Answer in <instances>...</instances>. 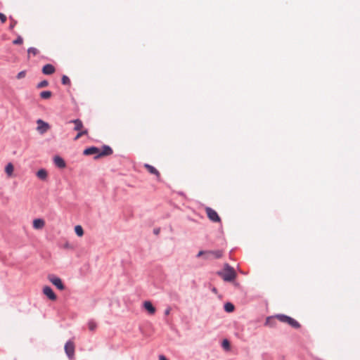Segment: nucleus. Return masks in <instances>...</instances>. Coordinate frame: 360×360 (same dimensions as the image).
<instances>
[{"instance_id":"nucleus-1","label":"nucleus","mask_w":360,"mask_h":360,"mask_svg":"<svg viewBox=\"0 0 360 360\" xmlns=\"http://www.w3.org/2000/svg\"><path fill=\"white\" fill-rule=\"evenodd\" d=\"M217 274L221 277L226 282H233L237 276V274L234 268L230 266L228 263H226L224 265L223 270L217 271Z\"/></svg>"},{"instance_id":"nucleus-2","label":"nucleus","mask_w":360,"mask_h":360,"mask_svg":"<svg viewBox=\"0 0 360 360\" xmlns=\"http://www.w3.org/2000/svg\"><path fill=\"white\" fill-rule=\"evenodd\" d=\"M277 319L282 323H285L295 329H298L301 327L300 323L295 319L283 314H278L276 315Z\"/></svg>"},{"instance_id":"nucleus-3","label":"nucleus","mask_w":360,"mask_h":360,"mask_svg":"<svg viewBox=\"0 0 360 360\" xmlns=\"http://www.w3.org/2000/svg\"><path fill=\"white\" fill-rule=\"evenodd\" d=\"M205 212L207 218L212 222L221 223V219L218 213L212 208L210 207H205Z\"/></svg>"},{"instance_id":"nucleus-4","label":"nucleus","mask_w":360,"mask_h":360,"mask_svg":"<svg viewBox=\"0 0 360 360\" xmlns=\"http://www.w3.org/2000/svg\"><path fill=\"white\" fill-rule=\"evenodd\" d=\"M49 281L60 290L65 289V285L62 279L54 274H49L48 276Z\"/></svg>"},{"instance_id":"nucleus-5","label":"nucleus","mask_w":360,"mask_h":360,"mask_svg":"<svg viewBox=\"0 0 360 360\" xmlns=\"http://www.w3.org/2000/svg\"><path fill=\"white\" fill-rule=\"evenodd\" d=\"M113 153L112 148L108 145H103L101 149L99 148V153L94 156V160H98L102 157L110 155Z\"/></svg>"},{"instance_id":"nucleus-6","label":"nucleus","mask_w":360,"mask_h":360,"mask_svg":"<svg viewBox=\"0 0 360 360\" xmlns=\"http://www.w3.org/2000/svg\"><path fill=\"white\" fill-rule=\"evenodd\" d=\"M65 352L66 355L70 359H72L75 355V344L73 342L69 340L65 345Z\"/></svg>"},{"instance_id":"nucleus-7","label":"nucleus","mask_w":360,"mask_h":360,"mask_svg":"<svg viewBox=\"0 0 360 360\" xmlns=\"http://www.w3.org/2000/svg\"><path fill=\"white\" fill-rule=\"evenodd\" d=\"M43 293L46 295L50 300L56 301L57 300V295L54 292L53 290L49 285H46L43 288Z\"/></svg>"},{"instance_id":"nucleus-8","label":"nucleus","mask_w":360,"mask_h":360,"mask_svg":"<svg viewBox=\"0 0 360 360\" xmlns=\"http://www.w3.org/2000/svg\"><path fill=\"white\" fill-rule=\"evenodd\" d=\"M53 163L59 169H64L66 167V162L65 160L60 155H55L53 157Z\"/></svg>"},{"instance_id":"nucleus-9","label":"nucleus","mask_w":360,"mask_h":360,"mask_svg":"<svg viewBox=\"0 0 360 360\" xmlns=\"http://www.w3.org/2000/svg\"><path fill=\"white\" fill-rule=\"evenodd\" d=\"M98 153H99V148L94 146L87 147L83 150V155H86V156L92 155H94L96 156Z\"/></svg>"},{"instance_id":"nucleus-10","label":"nucleus","mask_w":360,"mask_h":360,"mask_svg":"<svg viewBox=\"0 0 360 360\" xmlns=\"http://www.w3.org/2000/svg\"><path fill=\"white\" fill-rule=\"evenodd\" d=\"M144 168L147 169V171L151 174H153L155 176H156L157 177V179L158 181H160V173L159 172V171L155 167H153V165H149L148 163H145L144 165H143Z\"/></svg>"},{"instance_id":"nucleus-11","label":"nucleus","mask_w":360,"mask_h":360,"mask_svg":"<svg viewBox=\"0 0 360 360\" xmlns=\"http://www.w3.org/2000/svg\"><path fill=\"white\" fill-rule=\"evenodd\" d=\"M143 307L146 311L150 315H153L155 313L156 309L153 305L152 302L149 300L144 301L143 303Z\"/></svg>"},{"instance_id":"nucleus-12","label":"nucleus","mask_w":360,"mask_h":360,"mask_svg":"<svg viewBox=\"0 0 360 360\" xmlns=\"http://www.w3.org/2000/svg\"><path fill=\"white\" fill-rule=\"evenodd\" d=\"M41 72L44 75H51L56 72V68L52 64H46L42 67Z\"/></svg>"},{"instance_id":"nucleus-13","label":"nucleus","mask_w":360,"mask_h":360,"mask_svg":"<svg viewBox=\"0 0 360 360\" xmlns=\"http://www.w3.org/2000/svg\"><path fill=\"white\" fill-rule=\"evenodd\" d=\"M276 319H277L276 315L268 316L264 322V326L270 328L276 327L277 324Z\"/></svg>"},{"instance_id":"nucleus-14","label":"nucleus","mask_w":360,"mask_h":360,"mask_svg":"<svg viewBox=\"0 0 360 360\" xmlns=\"http://www.w3.org/2000/svg\"><path fill=\"white\" fill-rule=\"evenodd\" d=\"M37 122L38 124V130L41 133H44L49 129V124L42 120L39 119Z\"/></svg>"},{"instance_id":"nucleus-15","label":"nucleus","mask_w":360,"mask_h":360,"mask_svg":"<svg viewBox=\"0 0 360 360\" xmlns=\"http://www.w3.org/2000/svg\"><path fill=\"white\" fill-rule=\"evenodd\" d=\"M32 225L35 229H41L45 225V221L43 219L37 218L33 220Z\"/></svg>"},{"instance_id":"nucleus-16","label":"nucleus","mask_w":360,"mask_h":360,"mask_svg":"<svg viewBox=\"0 0 360 360\" xmlns=\"http://www.w3.org/2000/svg\"><path fill=\"white\" fill-rule=\"evenodd\" d=\"M70 122L75 124V127H74V130L75 131L83 130L82 129V128H83V123H82L81 120H79V119H75V120H70Z\"/></svg>"},{"instance_id":"nucleus-17","label":"nucleus","mask_w":360,"mask_h":360,"mask_svg":"<svg viewBox=\"0 0 360 360\" xmlns=\"http://www.w3.org/2000/svg\"><path fill=\"white\" fill-rule=\"evenodd\" d=\"M210 255L212 259H220L223 256V252L220 250H209Z\"/></svg>"},{"instance_id":"nucleus-18","label":"nucleus","mask_w":360,"mask_h":360,"mask_svg":"<svg viewBox=\"0 0 360 360\" xmlns=\"http://www.w3.org/2000/svg\"><path fill=\"white\" fill-rule=\"evenodd\" d=\"M37 176L41 180H46L48 176V172L46 169H39L36 174Z\"/></svg>"},{"instance_id":"nucleus-19","label":"nucleus","mask_w":360,"mask_h":360,"mask_svg":"<svg viewBox=\"0 0 360 360\" xmlns=\"http://www.w3.org/2000/svg\"><path fill=\"white\" fill-rule=\"evenodd\" d=\"M14 166L11 162H8L5 167V172L8 176H11L13 174Z\"/></svg>"},{"instance_id":"nucleus-20","label":"nucleus","mask_w":360,"mask_h":360,"mask_svg":"<svg viewBox=\"0 0 360 360\" xmlns=\"http://www.w3.org/2000/svg\"><path fill=\"white\" fill-rule=\"evenodd\" d=\"M221 346L226 352L230 351L231 349V342L226 338L223 339V340L221 341Z\"/></svg>"},{"instance_id":"nucleus-21","label":"nucleus","mask_w":360,"mask_h":360,"mask_svg":"<svg viewBox=\"0 0 360 360\" xmlns=\"http://www.w3.org/2000/svg\"><path fill=\"white\" fill-rule=\"evenodd\" d=\"M224 309L226 312L231 313L235 310V306L230 302H227L224 304Z\"/></svg>"},{"instance_id":"nucleus-22","label":"nucleus","mask_w":360,"mask_h":360,"mask_svg":"<svg viewBox=\"0 0 360 360\" xmlns=\"http://www.w3.org/2000/svg\"><path fill=\"white\" fill-rule=\"evenodd\" d=\"M53 94L51 91H43L41 92H40V97L42 99H44V100H47V99H49L51 96H52Z\"/></svg>"},{"instance_id":"nucleus-23","label":"nucleus","mask_w":360,"mask_h":360,"mask_svg":"<svg viewBox=\"0 0 360 360\" xmlns=\"http://www.w3.org/2000/svg\"><path fill=\"white\" fill-rule=\"evenodd\" d=\"M75 232L76 235L79 237L84 235V229L80 225H77L75 226Z\"/></svg>"},{"instance_id":"nucleus-24","label":"nucleus","mask_w":360,"mask_h":360,"mask_svg":"<svg viewBox=\"0 0 360 360\" xmlns=\"http://www.w3.org/2000/svg\"><path fill=\"white\" fill-rule=\"evenodd\" d=\"M61 83L63 85L70 86L71 84V82H70V78L67 75H63L61 77Z\"/></svg>"},{"instance_id":"nucleus-25","label":"nucleus","mask_w":360,"mask_h":360,"mask_svg":"<svg viewBox=\"0 0 360 360\" xmlns=\"http://www.w3.org/2000/svg\"><path fill=\"white\" fill-rule=\"evenodd\" d=\"M78 133L77 134V135L75 136V137L74 138V140L76 141L77 139H79L80 137H82V136L84 135H86L88 134V130L87 129H83V130H80V131H77Z\"/></svg>"},{"instance_id":"nucleus-26","label":"nucleus","mask_w":360,"mask_h":360,"mask_svg":"<svg viewBox=\"0 0 360 360\" xmlns=\"http://www.w3.org/2000/svg\"><path fill=\"white\" fill-rule=\"evenodd\" d=\"M49 85V82L46 79H44L37 84V89H42L46 87Z\"/></svg>"},{"instance_id":"nucleus-27","label":"nucleus","mask_w":360,"mask_h":360,"mask_svg":"<svg viewBox=\"0 0 360 360\" xmlns=\"http://www.w3.org/2000/svg\"><path fill=\"white\" fill-rule=\"evenodd\" d=\"M89 329L91 331H94L97 328V324L95 321L91 320L88 323Z\"/></svg>"},{"instance_id":"nucleus-28","label":"nucleus","mask_w":360,"mask_h":360,"mask_svg":"<svg viewBox=\"0 0 360 360\" xmlns=\"http://www.w3.org/2000/svg\"><path fill=\"white\" fill-rule=\"evenodd\" d=\"M39 50L34 47H30L27 49L28 54H32L33 56H37L39 53Z\"/></svg>"},{"instance_id":"nucleus-29","label":"nucleus","mask_w":360,"mask_h":360,"mask_svg":"<svg viewBox=\"0 0 360 360\" xmlns=\"http://www.w3.org/2000/svg\"><path fill=\"white\" fill-rule=\"evenodd\" d=\"M23 43V39L21 36L18 35V37L13 41L14 45H20Z\"/></svg>"},{"instance_id":"nucleus-30","label":"nucleus","mask_w":360,"mask_h":360,"mask_svg":"<svg viewBox=\"0 0 360 360\" xmlns=\"http://www.w3.org/2000/svg\"><path fill=\"white\" fill-rule=\"evenodd\" d=\"M9 18H10L11 22L8 28L10 30H12L14 28V27L17 25L18 22H17V20L13 19L12 16H10Z\"/></svg>"},{"instance_id":"nucleus-31","label":"nucleus","mask_w":360,"mask_h":360,"mask_svg":"<svg viewBox=\"0 0 360 360\" xmlns=\"http://www.w3.org/2000/svg\"><path fill=\"white\" fill-rule=\"evenodd\" d=\"M26 76V70H22L19 72L16 76V78L18 79H21L24 78Z\"/></svg>"},{"instance_id":"nucleus-32","label":"nucleus","mask_w":360,"mask_h":360,"mask_svg":"<svg viewBox=\"0 0 360 360\" xmlns=\"http://www.w3.org/2000/svg\"><path fill=\"white\" fill-rule=\"evenodd\" d=\"M205 255H203V259L205 260H212V257L210 255V251L209 250H205Z\"/></svg>"},{"instance_id":"nucleus-33","label":"nucleus","mask_w":360,"mask_h":360,"mask_svg":"<svg viewBox=\"0 0 360 360\" xmlns=\"http://www.w3.org/2000/svg\"><path fill=\"white\" fill-rule=\"evenodd\" d=\"M7 20L6 16L3 13L0 12V20L2 23H4Z\"/></svg>"},{"instance_id":"nucleus-34","label":"nucleus","mask_w":360,"mask_h":360,"mask_svg":"<svg viewBox=\"0 0 360 360\" xmlns=\"http://www.w3.org/2000/svg\"><path fill=\"white\" fill-rule=\"evenodd\" d=\"M205 250H200L198 254L196 255V257L197 258H199V257H202L203 258V255H205Z\"/></svg>"},{"instance_id":"nucleus-35","label":"nucleus","mask_w":360,"mask_h":360,"mask_svg":"<svg viewBox=\"0 0 360 360\" xmlns=\"http://www.w3.org/2000/svg\"><path fill=\"white\" fill-rule=\"evenodd\" d=\"M160 232V228H155L153 229V233L155 235H158Z\"/></svg>"},{"instance_id":"nucleus-36","label":"nucleus","mask_w":360,"mask_h":360,"mask_svg":"<svg viewBox=\"0 0 360 360\" xmlns=\"http://www.w3.org/2000/svg\"><path fill=\"white\" fill-rule=\"evenodd\" d=\"M170 311H171V309L170 307H167L165 310V316H168L170 313Z\"/></svg>"},{"instance_id":"nucleus-37","label":"nucleus","mask_w":360,"mask_h":360,"mask_svg":"<svg viewBox=\"0 0 360 360\" xmlns=\"http://www.w3.org/2000/svg\"><path fill=\"white\" fill-rule=\"evenodd\" d=\"M159 360H169L165 355L160 354L159 356Z\"/></svg>"},{"instance_id":"nucleus-38","label":"nucleus","mask_w":360,"mask_h":360,"mask_svg":"<svg viewBox=\"0 0 360 360\" xmlns=\"http://www.w3.org/2000/svg\"><path fill=\"white\" fill-rule=\"evenodd\" d=\"M211 291H212V292L215 293V294H217V288H215V287H212V288H211Z\"/></svg>"},{"instance_id":"nucleus-39","label":"nucleus","mask_w":360,"mask_h":360,"mask_svg":"<svg viewBox=\"0 0 360 360\" xmlns=\"http://www.w3.org/2000/svg\"><path fill=\"white\" fill-rule=\"evenodd\" d=\"M70 247V244L68 243H66L65 245H64V248H69Z\"/></svg>"}]
</instances>
